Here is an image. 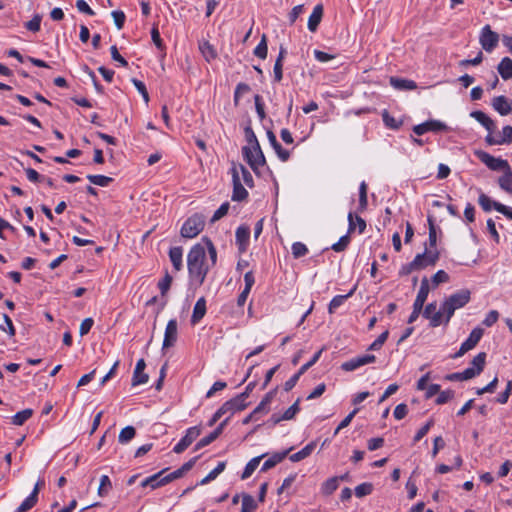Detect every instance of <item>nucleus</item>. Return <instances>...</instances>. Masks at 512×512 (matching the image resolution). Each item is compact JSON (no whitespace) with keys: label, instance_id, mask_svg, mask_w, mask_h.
<instances>
[{"label":"nucleus","instance_id":"obj_17","mask_svg":"<svg viewBox=\"0 0 512 512\" xmlns=\"http://www.w3.org/2000/svg\"><path fill=\"white\" fill-rule=\"evenodd\" d=\"M247 403L243 400H240L238 396H235L234 398L226 401L220 409L223 411L224 414L230 413L233 415L237 411H242L247 407Z\"/></svg>","mask_w":512,"mask_h":512},{"label":"nucleus","instance_id":"obj_12","mask_svg":"<svg viewBox=\"0 0 512 512\" xmlns=\"http://www.w3.org/2000/svg\"><path fill=\"white\" fill-rule=\"evenodd\" d=\"M178 336V324L176 319H171L168 321L163 340V349L170 348L174 346L177 341Z\"/></svg>","mask_w":512,"mask_h":512},{"label":"nucleus","instance_id":"obj_44","mask_svg":"<svg viewBox=\"0 0 512 512\" xmlns=\"http://www.w3.org/2000/svg\"><path fill=\"white\" fill-rule=\"evenodd\" d=\"M485 361H486V353L480 352L471 361V365H472L471 367H474L475 371H478V373L480 374L484 369Z\"/></svg>","mask_w":512,"mask_h":512},{"label":"nucleus","instance_id":"obj_20","mask_svg":"<svg viewBox=\"0 0 512 512\" xmlns=\"http://www.w3.org/2000/svg\"><path fill=\"white\" fill-rule=\"evenodd\" d=\"M470 116L478 121L481 125H483L488 132H493L496 129L495 122L483 111H473L471 112Z\"/></svg>","mask_w":512,"mask_h":512},{"label":"nucleus","instance_id":"obj_61","mask_svg":"<svg viewBox=\"0 0 512 512\" xmlns=\"http://www.w3.org/2000/svg\"><path fill=\"white\" fill-rule=\"evenodd\" d=\"M229 210V203L225 202L223 203L213 214L211 218V222L214 223L218 220H220L222 217H224Z\"/></svg>","mask_w":512,"mask_h":512},{"label":"nucleus","instance_id":"obj_13","mask_svg":"<svg viewBox=\"0 0 512 512\" xmlns=\"http://www.w3.org/2000/svg\"><path fill=\"white\" fill-rule=\"evenodd\" d=\"M232 180H233V192H232V200L233 201H243L248 197L247 190L241 184L237 168L234 166L232 168Z\"/></svg>","mask_w":512,"mask_h":512},{"label":"nucleus","instance_id":"obj_51","mask_svg":"<svg viewBox=\"0 0 512 512\" xmlns=\"http://www.w3.org/2000/svg\"><path fill=\"white\" fill-rule=\"evenodd\" d=\"M250 91V86L246 83H239L237 84L235 91H234V105L238 106L241 95L248 93Z\"/></svg>","mask_w":512,"mask_h":512},{"label":"nucleus","instance_id":"obj_22","mask_svg":"<svg viewBox=\"0 0 512 512\" xmlns=\"http://www.w3.org/2000/svg\"><path fill=\"white\" fill-rule=\"evenodd\" d=\"M292 450V448L285 450L283 452L274 453L270 458H268L261 467V472H266L269 469L276 466L278 463L282 462L288 453Z\"/></svg>","mask_w":512,"mask_h":512},{"label":"nucleus","instance_id":"obj_39","mask_svg":"<svg viewBox=\"0 0 512 512\" xmlns=\"http://www.w3.org/2000/svg\"><path fill=\"white\" fill-rule=\"evenodd\" d=\"M87 179L94 185H98L101 187L108 186L113 178L105 176V175H87Z\"/></svg>","mask_w":512,"mask_h":512},{"label":"nucleus","instance_id":"obj_54","mask_svg":"<svg viewBox=\"0 0 512 512\" xmlns=\"http://www.w3.org/2000/svg\"><path fill=\"white\" fill-rule=\"evenodd\" d=\"M389 332L386 330L381 333L378 338L368 347V350L375 351L381 349L383 344L386 342L388 338Z\"/></svg>","mask_w":512,"mask_h":512},{"label":"nucleus","instance_id":"obj_2","mask_svg":"<svg viewBox=\"0 0 512 512\" xmlns=\"http://www.w3.org/2000/svg\"><path fill=\"white\" fill-rule=\"evenodd\" d=\"M244 134L249 146L242 148V154L251 169L257 174L259 167L266 164V159L251 126L244 128Z\"/></svg>","mask_w":512,"mask_h":512},{"label":"nucleus","instance_id":"obj_18","mask_svg":"<svg viewBox=\"0 0 512 512\" xmlns=\"http://www.w3.org/2000/svg\"><path fill=\"white\" fill-rule=\"evenodd\" d=\"M167 469H163L161 470L160 472L152 475V476H149L147 477L146 479H144L142 482H141V486L142 487H150L151 489H157L159 487H162L164 485H166V481H165V478L163 476V474L166 472Z\"/></svg>","mask_w":512,"mask_h":512},{"label":"nucleus","instance_id":"obj_59","mask_svg":"<svg viewBox=\"0 0 512 512\" xmlns=\"http://www.w3.org/2000/svg\"><path fill=\"white\" fill-rule=\"evenodd\" d=\"M449 281V275L444 270L437 271L432 277V283L434 287H437L441 283Z\"/></svg>","mask_w":512,"mask_h":512},{"label":"nucleus","instance_id":"obj_32","mask_svg":"<svg viewBox=\"0 0 512 512\" xmlns=\"http://www.w3.org/2000/svg\"><path fill=\"white\" fill-rule=\"evenodd\" d=\"M265 455H261V456H258V457H254L252 458L245 466L244 468V471L241 475V479L245 480L247 478H249L252 473L255 471V469L258 467L261 459L264 457Z\"/></svg>","mask_w":512,"mask_h":512},{"label":"nucleus","instance_id":"obj_26","mask_svg":"<svg viewBox=\"0 0 512 512\" xmlns=\"http://www.w3.org/2000/svg\"><path fill=\"white\" fill-rule=\"evenodd\" d=\"M286 53H287L286 49L283 46H281L279 55L275 61L274 68H273L274 80L276 82H280L283 78V60L285 58Z\"/></svg>","mask_w":512,"mask_h":512},{"label":"nucleus","instance_id":"obj_56","mask_svg":"<svg viewBox=\"0 0 512 512\" xmlns=\"http://www.w3.org/2000/svg\"><path fill=\"white\" fill-rule=\"evenodd\" d=\"M5 325H0V330L7 332L9 336L13 337L16 333L13 322L7 314H3Z\"/></svg>","mask_w":512,"mask_h":512},{"label":"nucleus","instance_id":"obj_40","mask_svg":"<svg viewBox=\"0 0 512 512\" xmlns=\"http://www.w3.org/2000/svg\"><path fill=\"white\" fill-rule=\"evenodd\" d=\"M382 119L386 127L394 130L399 129L403 123L401 120H397L391 116L386 110L382 113Z\"/></svg>","mask_w":512,"mask_h":512},{"label":"nucleus","instance_id":"obj_45","mask_svg":"<svg viewBox=\"0 0 512 512\" xmlns=\"http://www.w3.org/2000/svg\"><path fill=\"white\" fill-rule=\"evenodd\" d=\"M428 225H429V246L431 248H435L437 244V233L436 226L434 223L433 216H428Z\"/></svg>","mask_w":512,"mask_h":512},{"label":"nucleus","instance_id":"obj_38","mask_svg":"<svg viewBox=\"0 0 512 512\" xmlns=\"http://www.w3.org/2000/svg\"><path fill=\"white\" fill-rule=\"evenodd\" d=\"M225 467H226V462H224V461L219 462L218 465L212 471H210L206 477H204L200 481V484L204 485V484H207L210 481L214 480L220 473H222L224 471Z\"/></svg>","mask_w":512,"mask_h":512},{"label":"nucleus","instance_id":"obj_16","mask_svg":"<svg viewBox=\"0 0 512 512\" xmlns=\"http://www.w3.org/2000/svg\"><path fill=\"white\" fill-rule=\"evenodd\" d=\"M146 367V363L144 359H139L136 363V367L132 377V386H137L141 384L147 383L149 377L148 374L144 372Z\"/></svg>","mask_w":512,"mask_h":512},{"label":"nucleus","instance_id":"obj_24","mask_svg":"<svg viewBox=\"0 0 512 512\" xmlns=\"http://www.w3.org/2000/svg\"><path fill=\"white\" fill-rule=\"evenodd\" d=\"M206 314V300L204 297H201L195 303L193 313L191 316V323L193 325L197 324Z\"/></svg>","mask_w":512,"mask_h":512},{"label":"nucleus","instance_id":"obj_19","mask_svg":"<svg viewBox=\"0 0 512 512\" xmlns=\"http://www.w3.org/2000/svg\"><path fill=\"white\" fill-rule=\"evenodd\" d=\"M429 282L426 277H424L421 280L420 289L418 291V294L416 296V299L414 301L413 306L416 307V309L420 308L423 309L424 303L428 297L429 294Z\"/></svg>","mask_w":512,"mask_h":512},{"label":"nucleus","instance_id":"obj_41","mask_svg":"<svg viewBox=\"0 0 512 512\" xmlns=\"http://www.w3.org/2000/svg\"><path fill=\"white\" fill-rule=\"evenodd\" d=\"M38 502V497L35 494H30L16 509L15 512H25L31 508H33Z\"/></svg>","mask_w":512,"mask_h":512},{"label":"nucleus","instance_id":"obj_28","mask_svg":"<svg viewBox=\"0 0 512 512\" xmlns=\"http://www.w3.org/2000/svg\"><path fill=\"white\" fill-rule=\"evenodd\" d=\"M316 447V442L312 441L309 444H307L304 448H302L300 451L291 454L289 456L290 461L292 462H299L307 457H309L312 452L314 451Z\"/></svg>","mask_w":512,"mask_h":512},{"label":"nucleus","instance_id":"obj_6","mask_svg":"<svg viewBox=\"0 0 512 512\" xmlns=\"http://www.w3.org/2000/svg\"><path fill=\"white\" fill-rule=\"evenodd\" d=\"M478 203L484 211L489 212L492 208H494L496 211L502 213L507 218L512 220V209L502 203L491 200L490 197H488L486 194H480Z\"/></svg>","mask_w":512,"mask_h":512},{"label":"nucleus","instance_id":"obj_57","mask_svg":"<svg viewBox=\"0 0 512 512\" xmlns=\"http://www.w3.org/2000/svg\"><path fill=\"white\" fill-rule=\"evenodd\" d=\"M419 260H420V257L414 258L412 262L403 265L401 267L400 271H399V274L401 276H405V275H408V274H410L411 272H413L415 270H418L417 266H418V261Z\"/></svg>","mask_w":512,"mask_h":512},{"label":"nucleus","instance_id":"obj_53","mask_svg":"<svg viewBox=\"0 0 512 512\" xmlns=\"http://www.w3.org/2000/svg\"><path fill=\"white\" fill-rule=\"evenodd\" d=\"M203 242H205L206 244V247H207V250H208V254L210 256V260H211V266H214L216 264V261H217V251H216V248L214 246V244L212 243V241L207 238V237H204L202 239Z\"/></svg>","mask_w":512,"mask_h":512},{"label":"nucleus","instance_id":"obj_3","mask_svg":"<svg viewBox=\"0 0 512 512\" xmlns=\"http://www.w3.org/2000/svg\"><path fill=\"white\" fill-rule=\"evenodd\" d=\"M471 299V292L468 289H461L442 303V311L445 314L444 323L447 325L457 309L464 307Z\"/></svg>","mask_w":512,"mask_h":512},{"label":"nucleus","instance_id":"obj_1","mask_svg":"<svg viewBox=\"0 0 512 512\" xmlns=\"http://www.w3.org/2000/svg\"><path fill=\"white\" fill-rule=\"evenodd\" d=\"M187 266L191 282L201 286L210 269L206 260V250L202 244H195L190 249L187 256Z\"/></svg>","mask_w":512,"mask_h":512},{"label":"nucleus","instance_id":"obj_52","mask_svg":"<svg viewBox=\"0 0 512 512\" xmlns=\"http://www.w3.org/2000/svg\"><path fill=\"white\" fill-rule=\"evenodd\" d=\"M42 16L40 14H35L33 18L25 23V27L27 30L31 32H38L40 30Z\"/></svg>","mask_w":512,"mask_h":512},{"label":"nucleus","instance_id":"obj_35","mask_svg":"<svg viewBox=\"0 0 512 512\" xmlns=\"http://www.w3.org/2000/svg\"><path fill=\"white\" fill-rule=\"evenodd\" d=\"M339 478L337 476L327 479L321 486L322 494L331 495L338 488Z\"/></svg>","mask_w":512,"mask_h":512},{"label":"nucleus","instance_id":"obj_4","mask_svg":"<svg viewBox=\"0 0 512 512\" xmlns=\"http://www.w3.org/2000/svg\"><path fill=\"white\" fill-rule=\"evenodd\" d=\"M205 226V218L201 214H193L183 224L181 228V236L184 238H194L199 235Z\"/></svg>","mask_w":512,"mask_h":512},{"label":"nucleus","instance_id":"obj_42","mask_svg":"<svg viewBox=\"0 0 512 512\" xmlns=\"http://www.w3.org/2000/svg\"><path fill=\"white\" fill-rule=\"evenodd\" d=\"M38 502V497L35 494H30L16 509L15 512H25L31 508H33Z\"/></svg>","mask_w":512,"mask_h":512},{"label":"nucleus","instance_id":"obj_34","mask_svg":"<svg viewBox=\"0 0 512 512\" xmlns=\"http://www.w3.org/2000/svg\"><path fill=\"white\" fill-rule=\"evenodd\" d=\"M136 435V429L133 426L124 427L118 436V441L120 444H127L130 442Z\"/></svg>","mask_w":512,"mask_h":512},{"label":"nucleus","instance_id":"obj_27","mask_svg":"<svg viewBox=\"0 0 512 512\" xmlns=\"http://www.w3.org/2000/svg\"><path fill=\"white\" fill-rule=\"evenodd\" d=\"M497 70L504 80L512 79V60L504 57L498 64Z\"/></svg>","mask_w":512,"mask_h":512},{"label":"nucleus","instance_id":"obj_62","mask_svg":"<svg viewBox=\"0 0 512 512\" xmlns=\"http://www.w3.org/2000/svg\"><path fill=\"white\" fill-rule=\"evenodd\" d=\"M217 438H218V436L216 435V433L211 432L209 435L203 437L202 439H200L197 442V444L195 446V450H199V449L209 445L210 443L215 441Z\"/></svg>","mask_w":512,"mask_h":512},{"label":"nucleus","instance_id":"obj_9","mask_svg":"<svg viewBox=\"0 0 512 512\" xmlns=\"http://www.w3.org/2000/svg\"><path fill=\"white\" fill-rule=\"evenodd\" d=\"M200 434V427L194 426L188 428L185 436L174 446L173 451L177 454L182 453L198 438Z\"/></svg>","mask_w":512,"mask_h":512},{"label":"nucleus","instance_id":"obj_29","mask_svg":"<svg viewBox=\"0 0 512 512\" xmlns=\"http://www.w3.org/2000/svg\"><path fill=\"white\" fill-rule=\"evenodd\" d=\"M498 185L505 192L512 194V169H511V167L506 169L504 171L503 175H501L498 178Z\"/></svg>","mask_w":512,"mask_h":512},{"label":"nucleus","instance_id":"obj_63","mask_svg":"<svg viewBox=\"0 0 512 512\" xmlns=\"http://www.w3.org/2000/svg\"><path fill=\"white\" fill-rule=\"evenodd\" d=\"M499 318V313L498 311L496 310H491L485 317V319L483 320V325H485L486 327H491L493 324H495L497 322Z\"/></svg>","mask_w":512,"mask_h":512},{"label":"nucleus","instance_id":"obj_36","mask_svg":"<svg viewBox=\"0 0 512 512\" xmlns=\"http://www.w3.org/2000/svg\"><path fill=\"white\" fill-rule=\"evenodd\" d=\"M33 415V410L30 408L24 409L20 412H17L12 417V423L17 426L23 425L28 419H30Z\"/></svg>","mask_w":512,"mask_h":512},{"label":"nucleus","instance_id":"obj_47","mask_svg":"<svg viewBox=\"0 0 512 512\" xmlns=\"http://www.w3.org/2000/svg\"><path fill=\"white\" fill-rule=\"evenodd\" d=\"M373 491V484L369 482L362 483L355 488V495L358 498H362L371 494Z\"/></svg>","mask_w":512,"mask_h":512},{"label":"nucleus","instance_id":"obj_7","mask_svg":"<svg viewBox=\"0 0 512 512\" xmlns=\"http://www.w3.org/2000/svg\"><path fill=\"white\" fill-rule=\"evenodd\" d=\"M479 42L486 52H492L498 45L499 35L491 29L490 25H485L481 30Z\"/></svg>","mask_w":512,"mask_h":512},{"label":"nucleus","instance_id":"obj_48","mask_svg":"<svg viewBox=\"0 0 512 512\" xmlns=\"http://www.w3.org/2000/svg\"><path fill=\"white\" fill-rule=\"evenodd\" d=\"M112 488V483L107 475H103L100 479V485L98 488V495L105 496Z\"/></svg>","mask_w":512,"mask_h":512},{"label":"nucleus","instance_id":"obj_43","mask_svg":"<svg viewBox=\"0 0 512 512\" xmlns=\"http://www.w3.org/2000/svg\"><path fill=\"white\" fill-rule=\"evenodd\" d=\"M267 51H268L267 39H266V35L263 34L261 41L254 49V55L260 59H265L267 57Z\"/></svg>","mask_w":512,"mask_h":512},{"label":"nucleus","instance_id":"obj_60","mask_svg":"<svg viewBox=\"0 0 512 512\" xmlns=\"http://www.w3.org/2000/svg\"><path fill=\"white\" fill-rule=\"evenodd\" d=\"M453 398H454V391H452V390L440 391L438 393V397L436 398L435 402L438 405H442V404L447 403L449 400H451Z\"/></svg>","mask_w":512,"mask_h":512},{"label":"nucleus","instance_id":"obj_50","mask_svg":"<svg viewBox=\"0 0 512 512\" xmlns=\"http://www.w3.org/2000/svg\"><path fill=\"white\" fill-rule=\"evenodd\" d=\"M300 398H298L283 414L282 418H284L285 421L293 419L296 414L300 411Z\"/></svg>","mask_w":512,"mask_h":512},{"label":"nucleus","instance_id":"obj_5","mask_svg":"<svg viewBox=\"0 0 512 512\" xmlns=\"http://www.w3.org/2000/svg\"><path fill=\"white\" fill-rule=\"evenodd\" d=\"M475 155L478 159L484 163L489 169L493 171H505L510 167L507 160L501 158H495L485 151H476Z\"/></svg>","mask_w":512,"mask_h":512},{"label":"nucleus","instance_id":"obj_8","mask_svg":"<svg viewBox=\"0 0 512 512\" xmlns=\"http://www.w3.org/2000/svg\"><path fill=\"white\" fill-rule=\"evenodd\" d=\"M484 330L480 327L474 328L469 337L461 344L460 349L453 355V358L462 357L465 353L472 350L480 341Z\"/></svg>","mask_w":512,"mask_h":512},{"label":"nucleus","instance_id":"obj_33","mask_svg":"<svg viewBox=\"0 0 512 512\" xmlns=\"http://www.w3.org/2000/svg\"><path fill=\"white\" fill-rule=\"evenodd\" d=\"M256 509L257 503L255 499L251 495L243 493L241 512H255Z\"/></svg>","mask_w":512,"mask_h":512},{"label":"nucleus","instance_id":"obj_49","mask_svg":"<svg viewBox=\"0 0 512 512\" xmlns=\"http://www.w3.org/2000/svg\"><path fill=\"white\" fill-rule=\"evenodd\" d=\"M172 281H173L172 276L166 271L165 276L158 283V288L160 289L162 296H165L167 294V292L169 291L170 286L172 284Z\"/></svg>","mask_w":512,"mask_h":512},{"label":"nucleus","instance_id":"obj_11","mask_svg":"<svg viewBox=\"0 0 512 512\" xmlns=\"http://www.w3.org/2000/svg\"><path fill=\"white\" fill-rule=\"evenodd\" d=\"M448 130V127L445 123L438 121V120H428L424 123L415 125L413 127V132L420 136L427 132H439V131H446Z\"/></svg>","mask_w":512,"mask_h":512},{"label":"nucleus","instance_id":"obj_55","mask_svg":"<svg viewBox=\"0 0 512 512\" xmlns=\"http://www.w3.org/2000/svg\"><path fill=\"white\" fill-rule=\"evenodd\" d=\"M131 81H132L133 85L135 86V88L138 90V92L142 95L145 103L148 104L149 94H148L145 84L136 78H133Z\"/></svg>","mask_w":512,"mask_h":512},{"label":"nucleus","instance_id":"obj_31","mask_svg":"<svg viewBox=\"0 0 512 512\" xmlns=\"http://www.w3.org/2000/svg\"><path fill=\"white\" fill-rule=\"evenodd\" d=\"M236 242L239 244L240 248L244 249L248 243L250 236V229L247 226H240L236 230Z\"/></svg>","mask_w":512,"mask_h":512},{"label":"nucleus","instance_id":"obj_15","mask_svg":"<svg viewBox=\"0 0 512 512\" xmlns=\"http://www.w3.org/2000/svg\"><path fill=\"white\" fill-rule=\"evenodd\" d=\"M492 107L502 116H506L512 112V100L501 95L494 97Z\"/></svg>","mask_w":512,"mask_h":512},{"label":"nucleus","instance_id":"obj_14","mask_svg":"<svg viewBox=\"0 0 512 512\" xmlns=\"http://www.w3.org/2000/svg\"><path fill=\"white\" fill-rule=\"evenodd\" d=\"M439 256H440V254L436 249L428 250L426 248L423 253L417 254L415 256V258L420 257V260L418 261V266H417L418 270L424 269L428 266H434L436 264V262L438 261Z\"/></svg>","mask_w":512,"mask_h":512},{"label":"nucleus","instance_id":"obj_23","mask_svg":"<svg viewBox=\"0 0 512 512\" xmlns=\"http://www.w3.org/2000/svg\"><path fill=\"white\" fill-rule=\"evenodd\" d=\"M170 261L176 271L183 268V249L180 246L172 247L169 250Z\"/></svg>","mask_w":512,"mask_h":512},{"label":"nucleus","instance_id":"obj_64","mask_svg":"<svg viewBox=\"0 0 512 512\" xmlns=\"http://www.w3.org/2000/svg\"><path fill=\"white\" fill-rule=\"evenodd\" d=\"M502 144L512 143V126L507 125L502 129V136L500 137Z\"/></svg>","mask_w":512,"mask_h":512},{"label":"nucleus","instance_id":"obj_21","mask_svg":"<svg viewBox=\"0 0 512 512\" xmlns=\"http://www.w3.org/2000/svg\"><path fill=\"white\" fill-rule=\"evenodd\" d=\"M390 85L401 91L415 90L417 88V84L413 80L398 78V77H390Z\"/></svg>","mask_w":512,"mask_h":512},{"label":"nucleus","instance_id":"obj_37","mask_svg":"<svg viewBox=\"0 0 512 512\" xmlns=\"http://www.w3.org/2000/svg\"><path fill=\"white\" fill-rule=\"evenodd\" d=\"M199 49L206 59V61L210 62L211 60H214L217 57V53L214 49V47L208 42L205 41L203 43H200Z\"/></svg>","mask_w":512,"mask_h":512},{"label":"nucleus","instance_id":"obj_58","mask_svg":"<svg viewBox=\"0 0 512 512\" xmlns=\"http://www.w3.org/2000/svg\"><path fill=\"white\" fill-rule=\"evenodd\" d=\"M349 243H350V237H349V235L347 234V235L342 236V237L338 240V242H336V243H334V244L332 245V247H331V248H332L335 252H342V251H344V250L347 248V246L349 245Z\"/></svg>","mask_w":512,"mask_h":512},{"label":"nucleus","instance_id":"obj_30","mask_svg":"<svg viewBox=\"0 0 512 512\" xmlns=\"http://www.w3.org/2000/svg\"><path fill=\"white\" fill-rule=\"evenodd\" d=\"M356 290V286H354L346 295H337L333 297L328 306V311L330 314L334 313L335 310L340 307L346 299L351 297Z\"/></svg>","mask_w":512,"mask_h":512},{"label":"nucleus","instance_id":"obj_10","mask_svg":"<svg viewBox=\"0 0 512 512\" xmlns=\"http://www.w3.org/2000/svg\"><path fill=\"white\" fill-rule=\"evenodd\" d=\"M437 304L436 302L429 303L424 311L423 316L430 320V326L432 328L438 327L441 325L442 322H444L443 317L445 318V314L442 311V306L437 311Z\"/></svg>","mask_w":512,"mask_h":512},{"label":"nucleus","instance_id":"obj_25","mask_svg":"<svg viewBox=\"0 0 512 512\" xmlns=\"http://www.w3.org/2000/svg\"><path fill=\"white\" fill-rule=\"evenodd\" d=\"M323 16V6L318 4L314 7L313 12L311 13L308 19V29L311 32H315L317 30L318 25L321 22Z\"/></svg>","mask_w":512,"mask_h":512},{"label":"nucleus","instance_id":"obj_46","mask_svg":"<svg viewBox=\"0 0 512 512\" xmlns=\"http://www.w3.org/2000/svg\"><path fill=\"white\" fill-rule=\"evenodd\" d=\"M291 249H292V255L296 259L303 257L308 253L307 246L302 242H294L292 244Z\"/></svg>","mask_w":512,"mask_h":512}]
</instances>
